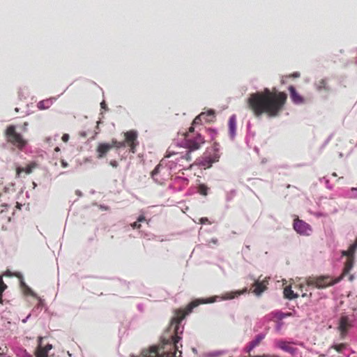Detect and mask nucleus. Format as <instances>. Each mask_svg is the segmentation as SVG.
<instances>
[{"mask_svg":"<svg viewBox=\"0 0 357 357\" xmlns=\"http://www.w3.org/2000/svg\"><path fill=\"white\" fill-rule=\"evenodd\" d=\"M7 288V285L3 282L1 278H0V304L3 303L2 300V296L3 292L5 291V289Z\"/></svg>","mask_w":357,"mask_h":357,"instance_id":"25","label":"nucleus"},{"mask_svg":"<svg viewBox=\"0 0 357 357\" xmlns=\"http://www.w3.org/2000/svg\"><path fill=\"white\" fill-rule=\"evenodd\" d=\"M342 280V277L333 278L329 275L309 276L305 279L307 286H312L317 289H324L333 286Z\"/></svg>","mask_w":357,"mask_h":357,"instance_id":"4","label":"nucleus"},{"mask_svg":"<svg viewBox=\"0 0 357 357\" xmlns=\"http://www.w3.org/2000/svg\"><path fill=\"white\" fill-rule=\"evenodd\" d=\"M277 346L282 350L292 355L294 354L297 351L296 348L293 347L289 342L285 341H279L277 343Z\"/></svg>","mask_w":357,"mask_h":357,"instance_id":"14","label":"nucleus"},{"mask_svg":"<svg viewBox=\"0 0 357 357\" xmlns=\"http://www.w3.org/2000/svg\"><path fill=\"white\" fill-rule=\"evenodd\" d=\"M123 135L124 140L123 141V143L124 144V147L128 146L130 152L135 153L137 146L139 145V142L137 140V132L134 130H130L124 132Z\"/></svg>","mask_w":357,"mask_h":357,"instance_id":"6","label":"nucleus"},{"mask_svg":"<svg viewBox=\"0 0 357 357\" xmlns=\"http://www.w3.org/2000/svg\"><path fill=\"white\" fill-rule=\"evenodd\" d=\"M61 165L63 168H66L68 166V162L63 159L61 160Z\"/></svg>","mask_w":357,"mask_h":357,"instance_id":"32","label":"nucleus"},{"mask_svg":"<svg viewBox=\"0 0 357 357\" xmlns=\"http://www.w3.org/2000/svg\"><path fill=\"white\" fill-rule=\"evenodd\" d=\"M61 139L63 142H67L69 139V135L68 134H63L61 137Z\"/></svg>","mask_w":357,"mask_h":357,"instance_id":"31","label":"nucleus"},{"mask_svg":"<svg viewBox=\"0 0 357 357\" xmlns=\"http://www.w3.org/2000/svg\"><path fill=\"white\" fill-rule=\"evenodd\" d=\"M268 284V280L267 278H264L261 281L257 280L255 281L252 284L253 293L257 296H259L262 292H264L267 289V285Z\"/></svg>","mask_w":357,"mask_h":357,"instance_id":"10","label":"nucleus"},{"mask_svg":"<svg viewBox=\"0 0 357 357\" xmlns=\"http://www.w3.org/2000/svg\"><path fill=\"white\" fill-rule=\"evenodd\" d=\"M354 262V261L353 258H351V257L347 258V259L344 264V266L342 273L339 277H342V278H343L345 275H347L350 272L351 268H353Z\"/></svg>","mask_w":357,"mask_h":357,"instance_id":"18","label":"nucleus"},{"mask_svg":"<svg viewBox=\"0 0 357 357\" xmlns=\"http://www.w3.org/2000/svg\"><path fill=\"white\" fill-rule=\"evenodd\" d=\"M261 340H262L261 337H260V336L257 337V338L255 340L251 342V343H250V349H252L254 347H255L256 346H257L260 343Z\"/></svg>","mask_w":357,"mask_h":357,"instance_id":"28","label":"nucleus"},{"mask_svg":"<svg viewBox=\"0 0 357 357\" xmlns=\"http://www.w3.org/2000/svg\"><path fill=\"white\" fill-rule=\"evenodd\" d=\"M301 76V74L300 73L298 72H295L294 73H291V74H289V75H287L285 76L286 77H288V78H298Z\"/></svg>","mask_w":357,"mask_h":357,"instance_id":"30","label":"nucleus"},{"mask_svg":"<svg viewBox=\"0 0 357 357\" xmlns=\"http://www.w3.org/2000/svg\"><path fill=\"white\" fill-rule=\"evenodd\" d=\"M146 221V218L144 215H141L139 216V218H137V220L136 222H134L133 223L131 224V227L133 228V229H140L141 228V224L140 222H144Z\"/></svg>","mask_w":357,"mask_h":357,"instance_id":"24","label":"nucleus"},{"mask_svg":"<svg viewBox=\"0 0 357 357\" xmlns=\"http://www.w3.org/2000/svg\"><path fill=\"white\" fill-rule=\"evenodd\" d=\"M357 250V243L355 241L352 245H350L349 249L347 250H344L342 252V255L343 256H347V258H353L354 259V255Z\"/></svg>","mask_w":357,"mask_h":357,"instance_id":"19","label":"nucleus"},{"mask_svg":"<svg viewBox=\"0 0 357 357\" xmlns=\"http://www.w3.org/2000/svg\"><path fill=\"white\" fill-rule=\"evenodd\" d=\"M293 227L294 230L301 235L308 236L312 231L310 225L300 220L298 218L294 219Z\"/></svg>","mask_w":357,"mask_h":357,"instance_id":"7","label":"nucleus"},{"mask_svg":"<svg viewBox=\"0 0 357 357\" xmlns=\"http://www.w3.org/2000/svg\"><path fill=\"white\" fill-rule=\"evenodd\" d=\"M287 100V94L273 87L250 93L246 102L248 108L256 117L266 114L269 118H274L283 111Z\"/></svg>","mask_w":357,"mask_h":357,"instance_id":"2","label":"nucleus"},{"mask_svg":"<svg viewBox=\"0 0 357 357\" xmlns=\"http://www.w3.org/2000/svg\"><path fill=\"white\" fill-rule=\"evenodd\" d=\"M160 169V165H157L154 169L151 172V176L155 179V176L158 174Z\"/></svg>","mask_w":357,"mask_h":357,"instance_id":"29","label":"nucleus"},{"mask_svg":"<svg viewBox=\"0 0 357 357\" xmlns=\"http://www.w3.org/2000/svg\"><path fill=\"white\" fill-rule=\"evenodd\" d=\"M110 165L113 167H116L118 166V162L116 161V160H111L110 161Z\"/></svg>","mask_w":357,"mask_h":357,"instance_id":"35","label":"nucleus"},{"mask_svg":"<svg viewBox=\"0 0 357 357\" xmlns=\"http://www.w3.org/2000/svg\"><path fill=\"white\" fill-rule=\"evenodd\" d=\"M353 326V321L351 320L348 316L342 315L339 321L338 329L342 336L346 335L349 330Z\"/></svg>","mask_w":357,"mask_h":357,"instance_id":"8","label":"nucleus"},{"mask_svg":"<svg viewBox=\"0 0 357 357\" xmlns=\"http://www.w3.org/2000/svg\"><path fill=\"white\" fill-rule=\"evenodd\" d=\"M283 293H284V298L289 299V300H292V299H294V298H296L298 297V294H295L294 292V291L291 289V286H287L284 289Z\"/></svg>","mask_w":357,"mask_h":357,"instance_id":"20","label":"nucleus"},{"mask_svg":"<svg viewBox=\"0 0 357 357\" xmlns=\"http://www.w3.org/2000/svg\"><path fill=\"white\" fill-rule=\"evenodd\" d=\"M52 105V101L50 100H44L40 101L37 107L42 110V109H48Z\"/></svg>","mask_w":357,"mask_h":357,"instance_id":"22","label":"nucleus"},{"mask_svg":"<svg viewBox=\"0 0 357 357\" xmlns=\"http://www.w3.org/2000/svg\"><path fill=\"white\" fill-rule=\"evenodd\" d=\"M347 344L346 343H340V344H335L331 346L328 351H330L331 349H335L338 353H342L343 350L347 348Z\"/></svg>","mask_w":357,"mask_h":357,"instance_id":"21","label":"nucleus"},{"mask_svg":"<svg viewBox=\"0 0 357 357\" xmlns=\"http://www.w3.org/2000/svg\"><path fill=\"white\" fill-rule=\"evenodd\" d=\"M229 132L231 137H234L236 135V119L234 115L231 116L228 122Z\"/></svg>","mask_w":357,"mask_h":357,"instance_id":"16","label":"nucleus"},{"mask_svg":"<svg viewBox=\"0 0 357 357\" xmlns=\"http://www.w3.org/2000/svg\"><path fill=\"white\" fill-rule=\"evenodd\" d=\"M42 340V337H39L38 339V346L35 353L36 356H33L31 355H26L24 357H47L49 351L52 349V345L47 344L45 347H43Z\"/></svg>","mask_w":357,"mask_h":357,"instance_id":"9","label":"nucleus"},{"mask_svg":"<svg viewBox=\"0 0 357 357\" xmlns=\"http://www.w3.org/2000/svg\"><path fill=\"white\" fill-rule=\"evenodd\" d=\"M205 303L194 301L185 308L175 310L169 326L162 336L161 344L151 347L149 350H143L139 357H181L182 352L178 349V344L181 340L183 328L180 324L194 307Z\"/></svg>","mask_w":357,"mask_h":357,"instance_id":"1","label":"nucleus"},{"mask_svg":"<svg viewBox=\"0 0 357 357\" xmlns=\"http://www.w3.org/2000/svg\"><path fill=\"white\" fill-rule=\"evenodd\" d=\"M4 135L8 143L11 144L19 150H22L27 145V140L19 132L16 131V127L14 125L8 126Z\"/></svg>","mask_w":357,"mask_h":357,"instance_id":"5","label":"nucleus"},{"mask_svg":"<svg viewBox=\"0 0 357 357\" xmlns=\"http://www.w3.org/2000/svg\"><path fill=\"white\" fill-rule=\"evenodd\" d=\"M290 93V97L292 102L295 104H301L303 102V98L296 91V89L293 86L289 87Z\"/></svg>","mask_w":357,"mask_h":357,"instance_id":"11","label":"nucleus"},{"mask_svg":"<svg viewBox=\"0 0 357 357\" xmlns=\"http://www.w3.org/2000/svg\"><path fill=\"white\" fill-rule=\"evenodd\" d=\"M208 187L204 184L199 186V192L202 195L206 196L208 194Z\"/></svg>","mask_w":357,"mask_h":357,"instance_id":"27","label":"nucleus"},{"mask_svg":"<svg viewBox=\"0 0 357 357\" xmlns=\"http://www.w3.org/2000/svg\"><path fill=\"white\" fill-rule=\"evenodd\" d=\"M246 292H248L247 288H244L243 290H238V291H234L227 292V293H225L222 296V298L223 300H231V299H233L235 297H238Z\"/></svg>","mask_w":357,"mask_h":357,"instance_id":"15","label":"nucleus"},{"mask_svg":"<svg viewBox=\"0 0 357 357\" xmlns=\"http://www.w3.org/2000/svg\"><path fill=\"white\" fill-rule=\"evenodd\" d=\"M199 221H200V223H201V224H206V222H208V218H202L199 220Z\"/></svg>","mask_w":357,"mask_h":357,"instance_id":"33","label":"nucleus"},{"mask_svg":"<svg viewBox=\"0 0 357 357\" xmlns=\"http://www.w3.org/2000/svg\"><path fill=\"white\" fill-rule=\"evenodd\" d=\"M349 280L350 281H352V280H354V275H351L349 276Z\"/></svg>","mask_w":357,"mask_h":357,"instance_id":"36","label":"nucleus"},{"mask_svg":"<svg viewBox=\"0 0 357 357\" xmlns=\"http://www.w3.org/2000/svg\"><path fill=\"white\" fill-rule=\"evenodd\" d=\"M112 149V146L107 143L99 144L97 147L98 158H102Z\"/></svg>","mask_w":357,"mask_h":357,"instance_id":"12","label":"nucleus"},{"mask_svg":"<svg viewBox=\"0 0 357 357\" xmlns=\"http://www.w3.org/2000/svg\"><path fill=\"white\" fill-rule=\"evenodd\" d=\"M183 145L187 149L185 153L175 152L170 146L167 149L165 158H171L175 156L174 160L176 163H178L180 166L184 167V162H189L192 160L190 153L197 151L205 143L204 137L199 132H195V128L190 126L188 131L183 134Z\"/></svg>","mask_w":357,"mask_h":357,"instance_id":"3","label":"nucleus"},{"mask_svg":"<svg viewBox=\"0 0 357 357\" xmlns=\"http://www.w3.org/2000/svg\"><path fill=\"white\" fill-rule=\"evenodd\" d=\"M29 123L27 122H24L23 126H22V130L24 132H26L27 131V126H28Z\"/></svg>","mask_w":357,"mask_h":357,"instance_id":"34","label":"nucleus"},{"mask_svg":"<svg viewBox=\"0 0 357 357\" xmlns=\"http://www.w3.org/2000/svg\"><path fill=\"white\" fill-rule=\"evenodd\" d=\"M319 357H326V355L325 354H320Z\"/></svg>","mask_w":357,"mask_h":357,"instance_id":"38","label":"nucleus"},{"mask_svg":"<svg viewBox=\"0 0 357 357\" xmlns=\"http://www.w3.org/2000/svg\"><path fill=\"white\" fill-rule=\"evenodd\" d=\"M110 146H112V149L113 147H115L116 149H120L124 147V144L122 142H119L116 139H112V143L109 144Z\"/></svg>","mask_w":357,"mask_h":357,"instance_id":"26","label":"nucleus"},{"mask_svg":"<svg viewBox=\"0 0 357 357\" xmlns=\"http://www.w3.org/2000/svg\"><path fill=\"white\" fill-rule=\"evenodd\" d=\"M207 115L205 113H201L199 115L197 116L192 121V126L195 128L197 125H201L202 123V119H205Z\"/></svg>","mask_w":357,"mask_h":357,"instance_id":"23","label":"nucleus"},{"mask_svg":"<svg viewBox=\"0 0 357 357\" xmlns=\"http://www.w3.org/2000/svg\"><path fill=\"white\" fill-rule=\"evenodd\" d=\"M219 158H220L219 155L216 153H214V154L212 156L211 155H206L203 158L201 163L204 167H211L213 163L218 161Z\"/></svg>","mask_w":357,"mask_h":357,"instance_id":"13","label":"nucleus"},{"mask_svg":"<svg viewBox=\"0 0 357 357\" xmlns=\"http://www.w3.org/2000/svg\"><path fill=\"white\" fill-rule=\"evenodd\" d=\"M54 151H56V152H58V151H60V149H59V147H56V148L54 149Z\"/></svg>","mask_w":357,"mask_h":357,"instance_id":"37","label":"nucleus"},{"mask_svg":"<svg viewBox=\"0 0 357 357\" xmlns=\"http://www.w3.org/2000/svg\"><path fill=\"white\" fill-rule=\"evenodd\" d=\"M36 167L35 162H33L26 167H17L16 169V177H20L22 172H25L26 174H29L32 172L33 169Z\"/></svg>","mask_w":357,"mask_h":357,"instance_id":"17","label":"nucleus"}]
</instances>
